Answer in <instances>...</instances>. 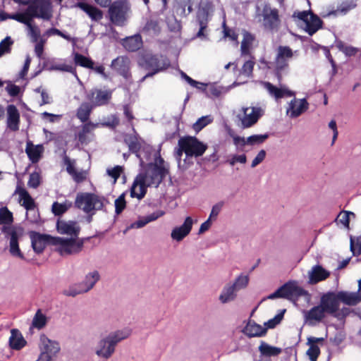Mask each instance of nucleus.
I'll use <instances>...</instances> for the list:
<instances>
[{
    "label": "nucleus",
    "mask_w": 361,
    "mask_h": 361,
    "mask_svg": "<svg viewBox=\"0 0 361 361\" xmlns=\"http://www.w3.org/2000/svg\"><path fill=\"white\" fill-rule=\"evenodd\" d=\"M207 149V145L193 136L180 137L173 149L179 169L185 170L193 164V159L201 157Z\"/></svg>",
    "instance_id": "nucleus-1"
},
{
    "label": "nucleus",
    "mask_w": 361,
    "mask_h": 361,
    "mask_svg": "<svg viewBox=\"0 0 361 361\" xmlns=\"http://www.w3.org/2000/svg\"><path fill=\"white\" fill-rule=\"evenodd\" d=\"M262 86L267 90L269 95L276 101L282 98L295 97V92L290 90L286 85L277 87L269 82L262 81ZM309 104L306 99H297L294 97L289 103L286 109V115L290 118H297L307 110Z\"/></svg>",
    "instance_id": "nucleus-2"
},
{
    "label": "nucleus",
    "mask_w": 361,
    "mask_h": 361,
    "mask_svg": "<svg viewBox=\"0 0 361 361\" xmlns=\"http://www.w3.org/2000/svg\"><path fill=\"white\" fill-rule=\"evenodd\" d=\"M158 177V162H149L140 166L139 173L136 176L130 188L131 197L142 200L147 193L148 187L155 184Z\"/></svg>",
    "instance_id": "nucleus-3"
},
{
    "label": "nucleus",
    "mask_w": 361,
    "mask_h": 361,
    "mask_svg": "<svg viewBox=\"0 0 361 361\" xmlns=\"http://www.w3.org/2000/svg\"><path fill=\"white\" fill-rule=\"evenodd\" d=\"M133 135L125 137L124 141L128 146L130 152L135 154L140 160V166L147 164L149 162H158V150L156 151L150 145L135 132Z\"/></svg>",
    "instance_id": "nucleus-4"
},
{
    "label": "nucleus",
    "mask_w": 361,
    "mask_h": 361,
    "mask_svg": "<svg viewBox=\"0 0 361 361\" xmlns=\"http://www.w3.org/2000/svg\"><path fill=\"white\" fill-rule=\"evenodd\" d=\"M131 334V329L125 328L111 332L100 339L95 348V354L100 358L109 359L114 353L116 345Z\"/></svg>",
    "instance_id": "nucleus-5"
},
{
    "label": "nucleus",
    "mask_w": 361,
    "mask_h": 361,
    "mask_svg": "<svg viewBox=\"0 0 361 361\" xmlns=\"http://www.w3.org/2000/svg\"><path fill=\"white\" fill-rule=\"evenodd\" d=\"M52 7L45 0L32 1L27 6V8L23 11V16L25 20L32 23L34 18H42L44 20H49L52 17Z\"/></svg>",
    "instance_id": "nucleus-6"
},
{
    "label": "nucleus",
    "mask_w": 361,
    "mask_h": 361,
    "mask_svg": "<svg viewBox=\"0 0 361 361\" xmlns=\"http://www.w3.org/2000/svg\"><path fill=\"white\" fill-rule=\"evenodd\" d=\"M105 198L91 192H79L77 194L74 207L82 210L85 213L102 210L104 207Z\"/></svg>",
    "instance_id": "nucleus-7"
},
{
    "label": "nucleus",
    "mask_w": 361,
    "mask_h": 361,
    "mask_svg": "<svg viewBox=\"0 0 361 361\" xmlns=\"http://www.w3.org/2000/svg\"><path fill=\"white\" fill-rule=\"evenodd\" d=\"M264 114V109L259 106H242L236 112L238 126L243 129L251 128Z\"/></svg>",
    "instance_id": "nucleus-8"
},
{
    "label": "nucleus",
    "mask_w": 361,
    "mask_h": 361,
    "mask_svg": "<svg viewBox=\"0 0 361 361\" xmlns=\"http://www.w3.org/2000/svg\"><path fill=\"white\" fill-rule=\"evenodd\" d=\"M130 9L126 0H117L109 6L108 14L111 23L116 26H123Z\"/></svg>",
    "instance_id": "nucleus-9"
},
{
    "label": "nucleus",
    "mask_w": 361,
    "mask_h": 361,
    "mask_svg": "<svg viewBox=\"0 0 361 361\" xmlns=\"http://www.w3.org/2000/svg\"><path fill=\"white\" fill-rule=\"evenodd\" d=\"M159 188L162 190V195L166 199L173 197L176 194V186L172 182L169 170L164 166L163 159L159 157Z\"/></svg>",
    "instance_id": "nucleus-10"
},
{
    "label": "nucleus",
    "mask_w": 361,
    "mask_h": 361,
    "mask_svg": "<svg viewBox=\"0 0 361 361\" xmlns=\"http://www.w3.org/2000/svg\"><path fill=\"white\" fill-rule=\"evenodd\" d=\"M53 245L59 246V251L61 254H75L81 251L84 241L83 240H76L75 238H65L61 237H55L52 238Z\"/></svg>",
    "instance_id": "nucleus-11"
},
{
    "label": "nucleus",
    "mask_w": 361,
    "mask_h": 361,
    "mask_svg": "<svg viewBox=\"0 0 361 361\" xmlns=\"http://www.w3.org/2000/svg\"><path fill=\"white\" fill-rule=\"evenodd\" d=\"M293 56V50L287 46H279L275 59V71L280 80L282 73L288 69V62Z\"/></svg>",
    "instance_id": "nucleus-12"
},
{
    "label": "nucleus",
    "mask_w": 361,
    "mask_h": 361,
    "mask_svg": "<svg viewBox=\"0 0 361 361\" xmlns=\"http://www.w3.org/2000/svg\"><path fill=\"white\" fill-rule=\"evenodd\" d=\"M113 90L110 89L92 88L85 94V98L94 107L107 104L112 98Z\"/></svg>",
    "instance_id": "nucleus-13"
},
{
    "label": "nucleus",
    "mask_w": 361,
    "mask_h": 361,
    "mask_svg": "<svg viewBox=\"0 0 361 361\" xmlns=\"http://www.w3.org/2000/svg\"><path fill=\"white\" fill-rule=\"evenodd\" d=\"M1 231L4 233L6 238H9V252L11 255L24 259L25 257L19 247L18 234L16 229L13 226H4L1 228Z\"/></svg>",
    "instance_id": "nucleus-14"
},
{
    "label": "nucleus",
    "mask_w": 361,
    "mask_h": 361,
    "mask_svg": "<svg viewBox=\"0 0 361 361\" xmlns=\"http://www.w3.org/2000/svg\"><path fill=\"white\" fill-rule=\"evenodd\" d=\"M298 18L304 22L305 30L310 35H312L322 27V22L320 18L311 12H300Z\"/></svg>",
    "instance_id": "nucleus-15"
},
{
    "label": "nucleus",
    "mask_w": 361,
    "mask_h": 361,
    "mask_svg": "<svg viewBox=\"0 0 361 361\" xmlns=\"http://www.w3.org/2000/svg\"><path fill=\"white\" fill-rule=\"evenodd\" d=\"M16 193L19 195V202L23 201L22 206L28 212H33L35 214L37 213V216H34L33 219H30V221L32 223H37L39 218V214L37 210H35L36 204L34 199L31 197L29 192L23 188L18 187Z\"/></svg>",
    "instance_id": "nucleus-16"
},
{
    "label": "nucleus",
    "mask_w": 361,
    "mask_h": 361,
    "mask_svg": "<svg viewBox=\"0 0 361 361\" xmlns=\"http://www.w3.org/2000/svg\"><path fill=\"white\" fill-rule=\"evenodd\" d=\"M30 236L31 238L32 247L37 254L42 253L47 245H52V238H55V237L51 236L50 235L41 234L35 231L31 232Z\"/></svg>",
    "instance_id": "nucleus-17"
},
{
    "label": "nucleus",
    "mask_w": 361,
    "mask_h": 361,
    "mask_svg": "<svg viewBox=\"0 0 361 361\" xmlns=\"http://www.w3.org/2000/svg\"><path fill=\"white\" fill-rule=\"evenodd\" d=\"M320 305L327 314H335L340 307L339 299L337 293L328 292L322 295Z\"/></svg>",
    "instance_id": "nucleus-18"
},
{
    "label": "nucleus",
    "mask_w": 361,
    "mask_h": 361,
    "mask_svg": "<svg viewBox=\"0 0 361 361\" xmlns=\"http://www.w3.org/2000/svg\"><path fill=\"white\" fill-rule=\"evenodd\" d=\"M111 67L125 79L128 80L131 78L130 60L127 56H118L111 61Z\"/></svg>",
    "instance_id": "nucleus-19"
},
{
    "label": "nucleus",
    "mask_w": 361,
    "mask_h": 361,
    "mask_svg": "<svg viewBox=\"0 0 361 361\" xmlns=\"http://www.w3.org/2000/svg\"><path fill=\"white\" fill-rule=\"evenodd\" d=\"M262 16L266 27L274 29L279 26L280 20L276 8H272L269 5H265L262 10Z\"/></svg>",
    "instance_id": "nucleus-20"
},
{
    "label": "nucleus",
    "mask_w": 361,
    "mask_h": 361,
    "mask_svg": "<svg viewBox=\"0 0 361 361\" xmlns=\"http://www.w3.org/2000/svg\"><path fill=\"white\" fill-rule=\"evenodd\" d=\"M193 220L190 216L185 218L183 224L173 228L171 237L173 240L180 242L183 240L191 231Z\"/></svg>",
    "instance_id": "nucleus-21"
},
{
    "label": "nucleus",
    "mask_w": 361,
    "mask_h": 361,
    "mask_svg": "<svg viewBox=\"0 0 361 361\" xmlns=\"http://www.w3.org/2000/svg\"><path fill=\"white\" fill-rule=\"evenodd\" d=\"M197 21L200 28L196 34V37L203 40L208 39V12L206 11L204 9L199 11L197 16Z\"/></svg>",
    "instance_id": "nucleus-22"
},
{
    "label": "nucleus",
    "mask_w": 361,
    "mask_h": 361,
    "mask_svg": "<svg viewBox=\"0 0 361 361\" xmlns=\"http://www.w3.org/2000/svg\"><path fill=\"white\" fill-rule=\"evenodd\" d=\"M6 127L11 131H18L20 126V113L14 104H9L6 108Z\"/></svg>",
    "instance_id": "nucleus-23"
},
{
    "label": "nucleus",
    "mask_w": 361,
    "mask_h": 361,
    "mask_svg": "<svg viewBox=\"0 0 361 361\" xmlns=\"http://www.w3.org/2000/svg\"><path fill=\"white\" fill-rule=\"evenodd\" d=\"M140 65L146 71H148V73L141 78V82L144 81L146 78L152 76L158 73V58L155 55H145Z\"/></svg>",
    "instance_id": "nucleus-24"
},
{
    "label": "nucleus",
    "mask_w": 361,
    "mask_h": 361,
    "mask_svg": "<svg viewBox=\"0 0 361 361\" xmlns=\"http://www.w3.org/2000/svg\"><path fill=\"white\" fill-rule=\"evenodd\" d=\"M56 228L60 233L73 235L75 238H78L80 231V226L77 225V222L75 221L59 220L56 223Z\"/></svg>",
    "instance_id": "nucleus-25"
},
{
    "label": "nucleus",
    "mask_w": 361,
    "mask_h": 361,
    "mask_svg": "<svg viewBox=\"0 0 361 361\" xmlns=\"http://www.w3.org/2000/svg\"><path fill=\"white\" fill-rule=\"evenodd\" d=\"M329 275L330 272L324 269L322 266H313L308 272L309 283L316 284L326 279Z\"/></svg>",
    "instance_id": "nucleus-26"
},
{
    "label": "nucleus",
    "mask_w": 361,
    "mask_h": 361,
    "mask_svg": "<svg viewBox=\"0 0 361 361\" xmlns=\"http://www.w3.org/2000/svg\"><path fill=\"white\" fill-rule=\"evenodd\" d=\"M282 298L291 300L295 296L302 295L305 291L298 286L295 282L285 283L280 287Z\"/></svg>",
    "instance_id": "nucleus-27"
},
{
    "label": "nucleus",
    "mask_w": 361,
    "mask_h": 361,
    "mask_svg": "<svg viewBox=\"0 0 361 361\" xmlns=\"http://www.w3.org/2000/svg\"><path fill=\"white\" fill-rule=\"evenodd\" d=\"M40 341L42 343L41 351L46 352L51 357L55 356L60 351L59 343L49 339L45 335L41 336Z\"/></svg>",
    "instance_id": "nucleus-28"
},
{
    "label": "nucleus",
    "mask_w": 361,
    "mask_h": 361,
    "mask_svg": "<svg viewBox=\"0 0 361 361\" xmlns=\"http://www.w3.org/2000/svg\"><path fill=\"white\" fill-rule=\"evenodd\" d=\"M122 45L128 51H136L142 47V37L140 34L127 37L123 39Z\"/></svg>",
    "instance_id": "nucleus-29"
},
{
    "label": "nucleus",
    "mask_w": 361,
    "mask_h": 361,
    "mask_svg": "<svg viewBox=\"0 0 361 361\" xmlns=\"http://www.w3.org/2000/svg\"><path fill=\"white\" fill-rule=\"evenodd\" d=\"M26 341L18 329H11L8 340L9 346L11 349L19 350L26 345Z\"/></svg>",
    "instance_id": "nucleus-30"
},
{
    "label": "nucleus",
    "mask_w": 361,
    "mask_h": 361,
    "mask_svg": "<svg viewBox=\"0 0 361 361\" xmlns=\"http://www.w3.org/2000/svg\"><path fill=\"white\" fill-rule=\"evenodd\" d=\"M337 295L339 302H342L348 305H355L361 301V295L359 292L340 291Z\"/></svg>",
    "instance_id": "nucleus-31"
},
{
    "label": "nucleus",
    "mask_w": 361,
    "mask_h": 361,
    "mask_svg": "<svg viewBox=\"0 0 361 361\" xmlns=\"http://www.w3.org/2000/svg\"><path fill=\"white\" fill-rule=\"evenodd\" d=\"M243 333L250 338L261 337L266 334L267 329L253 321H250L244 328Z\"/></svg>",
    "instance_id": "nucleus-32"
},
{
    "label": "nucleus",
    "mask_w": 361,
    "mask_h": 361,
    "mask_svg": "<svg viewBox=\"0 0 361 361\" xmlns=\"http://www.w3.org/2000/svg\"><path fill=\"white\" fill-rule=\"evenodd\" d=\"M76 6L85 12L92 20L98 21L103 18V13L101 10L87 3L78 2Z\"/></svg>",
    "instance_id": "nucleus-33"
},
{
    "label": "nucleus",
    "mask_w": 361,
    "mask_h": 361,
    "mask_svg": "<svg viewBox=\"0 0 361 361\" xmlns=\"http://www.w3.org/2000/svg\"><path fill=\"white\" fill-rule=\"evenodd\" d=\"M42 152L43 146L42 145H33L30 141L27 142L25 152L32 164L39 161Z\"/></svg>",
    "instance_id": "nucleus-34"
},
{
    "label": "nucleus",
    "mask_w": 361,
    "mask_h": 361,
    "mask_svg": "<svg viewBox=\"0 0 361 361\" xmlns=\"http://www.w3.org/2000/svg\"><path fill=\"white\" fill-rule=\"evenodd\" d=\"M100 279V275L98 271L94 270L93 271L89 272L85 276L84 280L79 283L80 286L84 289L85 293L90 291L93 288L94 285L99 281Z\"/></svg>",
    "instance_id": "nucleus-35"
},
{
    "label": "nucleus",
    "mask_w": 361,
    "mask_h": 361,
    "mask_svg": "<svg viewBox=\"0 0 361 361\" xmlns=\"http://www.w3.org/2000/svg\"><path fill=\"white\" fill-rule=\"evenodd\" d=\"M326 313V311L319 304V305L313 307L309 311L305 312V317L306 320L309 321L310 322H318L322 321L325 317Z\"/></svg>",
    "instance_id": "nucleus-36"
},
{
    "label": "nucleus",
    "mask_w": 361,
    "mask_h": 361,
    "mask_svg": "<svg viewBox=\"0 0 361 361\" xmlns=\"http://www.w3.org/2000/svg\"><path fill=\"white\" fill-rule=\"evenodd\" d=\"M323 341L324 338H322L310 337L307 338V344L310 345V348L307 351V355L310 361H317V357L320 354V349L316 343Z\"/></svg>",
    "instance_id": "nucleus-37"
},
{
    "label": "nucleus",
    "mask_w": 361,
    "mask_h": 361,
    "mask_svg": "<svg viewBox=\"0 0 361 361\" xmlns=\"http://www.w3.org/2000/svg\"><path fill=\"white\" fill-rule=\"evenodd\" d=\"M158 219V212H154L153 213L147 215L139 216L138 219L133 223H131L129 226H127L126 230L134 229V228H141L144 227L147 224L155 221Z\"/></svg>",
    "instance_id": "nucleus-38"
},
{
    "label": "nucleus",
    "mask_w": 361,
    "mask_h": 361,
    "mask_svg": "<svg viewBox=\"0 0 361 361\" xmlns=\"http://www.w3.org/2000/svg\"><path fill=\"white\" fill-rule=\"evenodd\" d=\"M237 292L231 284H227L223 288L219 296V300L222 304L231 302L236 298Z\"/></svg>",
    "instance_id": "nucleus-39"
},
{
    "label": "nucleus",
    "mask_w": 361,
    "mask_h": 361,
    "mask_svg": "<svg viewBox=\"0 0 361 361\" xmlns=\"http://www.w3.org/2000/svg\"><path fill=\"white\" fill-rule=\"evenodd\" d=\"M94 107L90 102H82L77 109L76 116L82 122H87Z\"/></svg>",
    "instance_id": "nucleus-40"
},
{
    "label": "nucleus",
    "mask_w": 361,
    "mask_h": 361,
    "mask_svg": "<svg viewBox=\"0 0 361 361\" xmlns=\"http://www.w3.org/2000/svg\"><path fill=\"white\" fill-rule=\"evenodd\" d=\"M254 41L255 37L246 31L243 32V39L242 40L240 47L242 55L250 54Z\"/></svg>",
    "instance_id": "nucleus-41"
},
{
    "label": "nucleus",
    "mask_w": 361,
    "mask_h": 361,
    "mask_svg": "<svg viewBox=\"0 0 361 361\" xmlns=\"http://www.w3.org/2000/svg\"><path fill=\"white\" fill-rule=\"evenodd\" d=\"M72 206L73 202L67 200L62 203L54 202L51 207V211L55 216H61L72 207Z\"/></svg>",
    "instance_id": "nucleus-42"
},
{
    "label": "nucleus",
    "mask_w": 361,
    "mask_h": 361,
    "mask_svg": "<svg viewBox=\"0 0 361 361\" xmlns=\"http://www.w3.org/2000/svg\"><path fill=\"white\" fill-rule=\"evenodd\" d=\"M260 353L265 356H276L281 353V349L262 342L259 346Z\"/></svg>",
    "instance_id": "nucleus-43"
},
{
    "label": "nucleus",
    "mask_w": 361,
    "mask_h": 361,
    "mask_svg": "<svg viewBox=\"0 0 361 361\" xmlns=\"http://www.w3.org/2000/svg\"><path fill=\"white\" fill-rule=\"evenodd\" d=\"M74 55V62L76 65L87 68H92L93 65L94 64L93 61L88 57L83 56L81 54L78 52H73Z\"/></svg>",
    "instance_id": "nucleus-44"
},
{
    "label": "nucleus",
    "mask_w": 361,
    "mask_h": 361,
    "mask_svg": "<svg viewBox=\"0 0 361 361\" xmlns=\"http://www.w3.org/2000/svg\"><path fill=\"white\" fill-rule=\"evenodd\" d=\"M13 222V213L6 207L0 208V225L11 226Z\"/></svg>",
    "instance_id": "nucleus-45"
},
{
    "label": "nucleus",
    "mask_w": 361,
    "mask_h": 361,
    "mask_svg": "<svg viewBox=\"0 0 361 361\" xmlns=\"http://www.w3.org/2000/svg\"><path fill=\"white\" fill-rule=\"evenodd\" d=\"M249 276L248 275L241 274H240L234 281V282L231 284L237 291L245 288L249 283Z\"/></svg>",
    "instance_id": "nucleus-46"
},
{
    "label": "nucleus",
    "mask_w": 361,
    "mask_h": 361,
    "mask_svg": "<svg viewBox=\"0 0 361 361\" xmlns=\"http://www.w3.org/2000/svg\"><path fill=\"white\" fill-rule=\"evenodd\" d=\"M143 32L149 35H157L158 32V20L155 19L149 20L143 28Z\"/></svg>",
    "instance_id": "nucleus-47"
},
{
    "label": "nucleus",
    "mask_w": 361,
    "mask_h": 361,
    "mask_svg": "<svg viewBox=\"0 0 361 361\" xmlns=\"http://www.w3.org/2000/svg\"><path fill=\"white\" fill-rule=\"evenodd\" d=\"M355 218V214L352 212L348 211H342L339 213L338 215V217L336 219L337 221L342 224L345 228H349V222L350 218Z\"/></svg>",
    "instance_id": "nucleus-48"
},
{
    "label": "nucleus",
    "mask_w": 361,
    "mask_h": 361,
    "mask_svg": "<svg viewBox=\"0 0 361 361\" xmlns=\"http://www.w3.org/2000/svg\"><path fill=\"white\" fill-rule=\"evenodd\" d=\"M212 121L213 118L210 115L202 116L193 124L192 128L195 131L199 132Z\"/></svg>",
    "instance_id": "nucleus-49"
},
{
    "label": "nucleus",
    "mask_w": 361,
    "mask_h": 361,
    "mask_svg": "<svg viewBox=\"0 0 361 361\" xmlns=\"http://www.w3.org/2000/svg\"><path fill=\"white\" fill-rule=\"evenodd\" d=\"M47 323V317L46 316L42 313L40 310H38L35 313V315L32 319V325L38 329H42Z\"/></svg>",
    "instance_id": "nucleus-50"
},
{
    "label": "nucleus",
    "mask_w": 361,
    "mask_h": 361,
    "mask_svg": "<svg viewBox=\"0 0 361 361\" xmlns=\"http://www.w3.org/2000/svg\"><path fill=\"white\" fill-rule=\"evenodd\" d=\"M85 291L80 286V283H76L72 286H70L68 289L64 290L63 294L66 296L75 297L78 295L85 293Z\"/></svg>",
    "instance_id": "nucleus-51"
},
{
    "label": "nucleus",
    "mask_w": 361,
    "mask_h": 361,
    "mask_svg": "<svg viewBox=\"0 0 361 361\" xmlns=\"http://www.w3.org/2000/svg\"><path fill=\"white\" fill-rule=\"evenodd\" d=\"M336 46L338 48V49L341 51L347 56H355L358 51V49L357 48L353 47L352 46L345 45L342 42H338Z\"/></svg>",
    "instance_id": "nucleus-52"
},
{
    "label": "nucleus",
    "mask_w": 361,
    "mask_h": 361,
    "mask_svg": "<svg viewBox=\"0 0 361 361\" xmlns=\"http://www.w3.org/2000/svg\"><path fill=\"white\" fill-rule=\"evenodd\" d=\"M13 44V41L9 36L6 37L0 42V57L4 54L11 52V47Z\"/></svg>",
    "instance_id": "nucleus-53"
},
{
    "label": "nucleus",
    "mask_w": 361,
    "mask_h": 361,
    "mask_svg": "<svg viewBox=\"0 0 361 361\" xmlns=\"http://www.w3.org/2000/svg\"><path fill=\"white\" fill-rule=\"evenodd\" d=\"M356 6V4L353 1L344 2L341 4L337 8V10L329 12L328 15L334 14L336 15L337 13L345 14L349 11L352 10Z\"/></svg>",
    "instance_id": "nucleus-54"
},
{
    "label": "nucleus",
    "mask_w": 361,
    "mask_h": 361,
    "mask_svg": "<svg viewBox=\"0 0 361 361\" xmlns=\"http://www.w3.org/2000/svg\"><path fill=\"white\" fill-rule=\"evenodd\" d=\"M285 312V310H282L280 313L277 314L274 318L269 319L267 322H264V328L267 329H273L277 324H279L283 317V314Z\"/></svg>",
    "instance_id": "nucleus-55"
},
{
    "label": "nucleus",
    "mask_w": 361,
    "mask_h": 361,
    "mask_svg": "<svg viewBox=\"0 0 361 361\" xmlns=\"http://www.w3.org/2000/svg\"><path fill=\"white\" fill-rule=\"evenodd\" d=\"M268 137L269 135L267 134L251 135L246 139L247 145H254L262 144Z\"/></svg>",
    "instance_id": "nucleus-56"
},
{
    "label": "nucleus",
    "mask_w": 361,
    "mask_h": 361,
    "mask_svg": "<svg viewBox=\"0 0 361 361\" xmlns=\"http://www.w3.org/2000/svg\"><path fill=\"white\" fill-rule=\"evenodd\" d=\"M350 250L354 255H361V236L355 239L350 238Z\"/></svg>",
    "instance_id": "nucleus-57"
},
{
    "label": "nucleus",
    "mask_w": 361,
    "mask_h": 361,
    "mask_svg": "<svg viewBox=\"0 0 361 361\" xmlns=\"http://www.w3.org/2000/svg\"><path fill=\"white\" fill-rule=\"evenodd\" d=\"M41 177L39 173L34 171L30 174L27 185L36 189L40 185Z\"/></svg>",
    "instance_id": "nucleus-58"
},
{
    "label": "nucleus",
    "mask_w": 361,
    "mask_h": 361,
    "mask_svg": "<svg viewBox=\"0 0 361 361\" xmlns=\"http://www.w3.org/2000/svg\"><path fill=\"white\" fill-rule=\"evenodd\" d=\"M126 202L125 200V193H122L116 200H115V212L116 214H121L123 210L126 208Z\"/></svg>",
    "instance_id": "nucleus-59"
},
{
    "label": "nucleus",
    "mask_w": 361,
    "mask_h": 361,
    "mask_svg": "<svg viewBox=\"0 0 361 361\" xmlns=\"http://www.w3.org/2000/svg\"><path fill=\"white\" fill-rule=\"evenodd\" d=\"M255 62L252 60H248L245 61L240 71V74L250 77L252 75L253 68H254Z\"/></svg>",
    "instance_id": "nucleus-60"
},
{
    "label": "nucleus",
    "mask_w": 361,
    "mask_h": 361,
    "mask_svg": "<svg viewBox=\"0 0 361 361\" xmlns=\"http://www.w3.org/2000/svg\"><path fill=\"white\" fill-rule=\"evenodd\" d=\"M123 171V168L121 166H116L112 169H107V174L114 179V183L116 182L117 179L120 177L121 173Z\"/></svg>",
    "instance_id": "nucleus-61"
},
{
    "label": "nucleus",
    "mask_w": 361,
    "mask_h": 361,
    "mask_svg": "<svg viewBox=\"0 0 361 361\" xmlns=\"http://www.w3.org/2000/svg\"><path fill=\"white\" fill-rule=\"evenodd\" d=\"M223 202H219L216 204H214L212 208V210H211V212H210V214H209V219L213 221V220H216V219L217 218L219 214L220 213L222 207H223Z\"/></svg>",
    "instance_id": "nucleus-62"
},
{
    "label": "nucleus",
    "mask_w": 361,
    "mask_h": 361,
    "mask_svg": "<svg viewBox=\"0 0 361 361\" xmlns=\"http://www.w3.org/2000/svg\"><path fill=\"white\" fill-rule=\"evenodd\" d=\"M266 157V151L264 149H261L257 156L255 157V159L252 160L251 164V167L255 168L257 165H259L261 162L263 161V160L265 159Z\"/></svg>",
    "instance_id": "nucleus-63"
},
{
    "label": "nucleus",
    "mask_w": 361,
    "mask_h": 361,
    "mask_svg": "<svg viewBox=\"0 0 361 361\" xmlns=\"http://www.w3.org/2000/svg\"><path fill=\"white\" fill-rule=\"evenodd\" d=\"M6 90L8 92V94L11 97L18 96L20 90L19 86L14 85L11 82H9V83L6 86Z\"/></svg>",
    "instance_id": "nucleus-64"
}]
</instances>
